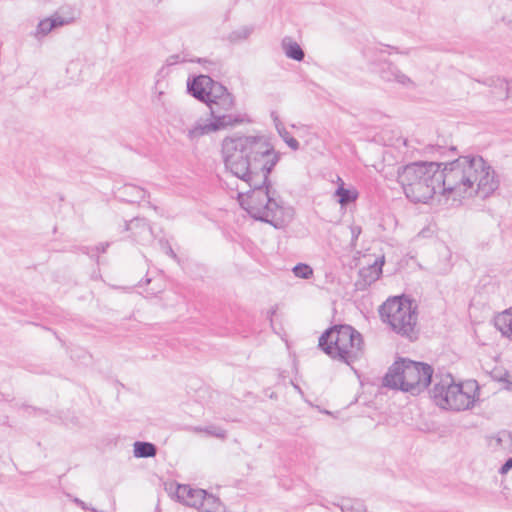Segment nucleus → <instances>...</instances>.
<instances>
[{
	"mask_svg": "<svg viewBox=\"0 0 512 512\" xmlns=\"http://www.w3.org/2000/svg\"><path fill=\"white\" fill-rule=\"evenodd\" d=\"M436 182L438 193L457 197L479 195L487 198L499 187L493 167L480 155L459 156L448 163H438Z\"/></svg>",
	"mask_w": 512,
	"mask_h": 512,
	"instance_id": "obj_2",
	"label": "nucleus"
},
{
	"mask_svg": "<svg viewBox=\"0 0 512 512\" xmlns=\"http://www.w3.org/2000/svg\"><path fill=\"white\" fill-rule=\"evenodd\" d=\"M336 194L339 197L338 201L341 205H347L355 201L357 198V193L355 191L343 187H339L336 190Z\"/></svg>",
	"mask_w": 512,
	"mask_h": 512,
	"instance_id": "obj_24",
	"label": "nucleus"
},
{
	"mask_svg": "<svg viewBox=\"0 0 512 512\" xmlns=\"http://www.w3.org/2000/svg\"><path fill=\"white\" fill-rule=\"evenodd\" d=\"M147 196V191L139 186L133 184H125L117 191V197L124 202L137 203L144 200Z\"/></svg>",
	"mask_w": 512,
	"mask_h": 512,
	"instance_id": "obj_16",
	"label": "nucleus"
},
{
	"mask_svg": "<svg viewBox=\"0 0 512 512\" xmlns=\"http://www.w3.org/2000/svg\"><path fill=\"white\" fill-rule=\"evenodd\" d=\"M252 32H253V27L243 26V27L233 31L230 34L229 39L232 42H238L241 40H245L251 35Z\"/></svg>",
	"mask_w": 512,
	"mask_h": 512,
	"instance_id": "obj_26",
	"label": "nucleus"
},
{
	"mask_svg": "<svg viewBox=\"0 0 512 512\" xmlns=\"http://www.w3.org/2000/svg\"><path fill=\"white\" fill-rule=\"evenodd\" d=\"M342 512H366V506L359 499H344L338 504Z\"/></svg>",
	"mask_w": 512,
	"mask_h": 512,
	"instance_id": "obj_22",
	"label": "nucleus"
},
{
	"mask_svg": "<svg viewBox=\"0 0 512 512\" xmlns=\"http://www.w3.org/2000/svg\"><path fill=\"white\" fill-rule=\"evenodd\" d=\"M318 346L332 359L352 365L362 356L364 342L352 326L335 325L320 336Z\"/></svg>",
	"mask_w": 512,
	"mask_h": 512,
	"instance_id": "obj_3",
	"label": "nucleus"
},
{
	"mask_svg": "<svg viewBox=\"0 0 512 512\" xmlns=\"http://www.w3.org/2000/svg\"><path fill=\"white\" fill-rule=\"evenodd\" d=\"M495 439L500 447L512 451V432L507 430L499 431Z\"/></svg>",
	"mask_w": 512,
	"mask_h": 512,
	"instance_id": "obj_25",
	"label": "nucleus"
},
{
	"mask_svg": "<svg viewBox=\"0 0 512 512\" xmlns=\"http://www.w3.org/2000/svg\"><path fill=\"white\" fill-rule=\"evenodd\" d=\"M278 134L292 150L299 149L300 144L298 140L292 137L284 126H281V130L279 131Z\"/></svg>",
	"mask_w": 512,
	"mask_h": 512,
	"instance_id": "obj_28",
	"label": "nucleus"
},
{
	"mask_svg": "<svg viewBox=\"0 0 512 512\" xmlns=\"http://www.w3.org/2000/svg\"><path fill=\"white\" fill-rule=\"evenodd\" d=\"M243 122V116H215V118H212L208 123L197 122L192 128L188 129L187 136L191 141H194L198 140L203 135L233 127Z\"/></svg>",
	"mask_w": 512,
	"mask_h": 512,
	"instance_id": "obj_8",
	"label": "nucleus"
},
{
	"mask_svg": "<svg viewBox=\"0 0 512 512\" xmlns=\"http://www.w3.org/2000/svg\"><path fill=\"white\" fill-rule=\"evenodd\" d=\"M484 84L490 87L493 86L495 88H500L505 92V98L512 96V80L507 81L501 78H489L484 82Z\"/></svg>",
	"mask_w": 512,
	"mask_h": 512,
	"instance_id": "obj_23",
	"label": "nucleus"
},
{
	"mask_svg": "<svg viewBox=\"0 0 512 512\" xmlns=\"http://www.w3.org/2000/svg\"><path fill=\"white\" fill-rule=\"evenodd\" d=\"M510 469H512V456L500 467L499 472L506 474Z\"/></svg>",
	"mask_w": 512,
	"mask_h": 512,
	"instance_id": "obj_32",
	"label": "nucleus"
},
{
	"mask_svg": "<svg viewBox=\"0 0 512 512\" xmlns=\"http://www.w3.org/2000/svg\"><path fill=\"white\" fill-rule=\"evenodd\" d=\"M378 311L383 323L394 333L410 342L418 339V306L413 299L405 295L390 297Z\"/></svg>",
	"mask_w": 512,
	"mask_h": 512,
	"instance_id": "obj_5",
	"label": "nucleus"
},
{
	"mask_svg": "<svg viewBox=\"0 0 512 512\" xmlns=\"http://www.w3.org/2000/svg\"><path fill=\"white\" fill-rule=\"evenodd\" d=\"M384 262V256H382L376 259L373 264H369L359 270V279L355 283L358 290H365L380 278Z\"/></svg>",
	"mask_w": 512,
	"mask_h": 512,
	"instance_id": "obj_10",
	"label": "nucleus"
},
{
	"mask_svg": "<svg viewBox=\"0 0 512 512\" xmlns=\"http://www.w3.org/2000/svg\"><path fill=\"white\" fill-rule=\"evenodd\" d=\"M160 247L165 251L166 254H168L173 259L177 258V255L173 251L172 247L170 246L169 242L163 238L159 239Z\"/></svg>",
	"mask_w": 512,
	"mask_h": 512,
	"instance_id": "obj_29",
	"label": "nucleus"
},
{
	"mask_svg": "<svg viewBox=\"0 0 512 512\" xmlns=\"http://www.w3.org/2000/svg\"><path fill=\"white\" fill-rule=\"evenodd\" d=\"M494 325L504 337L512 341V307L498 313L494 317Z\"/></svg>",
	"mask_w": 512,
	"mask_h": 512,
	"instance_id": "obj_17",
	"label": "nucleus"
},
{
	"mask_svg": "<svg viewBox=\"0 0 512 512\" xmlns=\"http://www.w3.org/2000/svg\"><path fill=\"white\" fill-rule=\"evenodd\" d=\"M205 495V490L194 489L189 485H178L176 489L177 499L186 506L196 508L197 510L199 509L200 503Z\"/></svg>",
	"mask_w": 512,
	"mask_h": 512,
	"instance_id": "obj_12",
	"label": "nucleus"
},
{
	"mask_svg": "<svg viewBox=\"0 0 512 512\" xmlns=\"http://www.w3.org/2000/svg\"><path fill=\"white\" fill-rule=\"evenodd\" d=\"M225 168L241 181L238 200L256 220L283 228L293 218V210L284 207L269 175L280 156L263 136H231L222 141Z\"/></svg>",
	"mask_w": 512,
	"mask_h": 512,
	"instance_id": "obj_1",
	"label": "nucleus"
},
{
	"mask_svg": "<svg viewBox=\"0 0 512 512\" xmlns=\"http://www.w3.org/2000/svg\"><path fill=\"white\" fill-rule=\"evenodd\" d=\"M437 167V162H413L398 169V182L411 202L426 203L438 193Z\"/></svg>",
	"mask_w": 512,
	"mask_h": 512,
	"instance_id": "obj_4",
	"label": "nucleus"
},
{
	"mask_svg": "<svg viewBox=\"0 0 512 512\" xmlns=\"http://www.w3.org/2000/svg\"><path fill=\"white\" fill-rule=\"evenodd\" d=\"M432 376L433 368L429 364L401 358L389 368L383 384L388 388L418 395L428 388Z\"/></svg>",
	"mask_w": 512,
	"mask_h": 512,
	"instance_id": "obj_6",
	"label": "nucleus"
},
{
	"mask_svg": "<svg viewBox=\"0 0 512 512\" xmlns=\"http://www.w3.org/2000/svg\"><path fill=\"white\" fill-rule=\"evenodd\" d=\"M292 271L296 277L302 279H309L313 275V269L308 264L304 263H298L294 266Z\"/></svg>",
	"mask_w": 512,
	"mask_h": 512,
	"instance_id": "obj_27",
	"label": "nucleus"
},
{
	"mask_svg": "<svg viewBox=\"0 0 512 512\" xmlns=\"http://www.w3.org/2000/svg\"><path fill=\"white\" fill-rule=\"evenodd\" d=\"M72 20H73V18H64L56 13V14L52 15L50 18L43 19L38 23L37 29L35 32V36L36 37L46 36L53 29L67 25Z\"/></svg>",
	"mask_w": 512,
	"mask_h": 512,
	"instance_id": "obj_15",
	"label": "nucleus"
},
{
	"mask_svg": "<svg viewBox=\"0 0 512 512\" xmlns=\"http://www.w3.org/2000/svg\"><path fill=\"white\" fill-rule=\"evenodd\" d=\"M350 230H351V242H352V244H355L359 235L362 232V229L360 226L354 225V226H351Z\"/></svg>",
	"mask_w": 512,
	"mask_h": 512,
	"instance_id": "obj_31",
	"label": "nucleus"
},
{
	"mask_svg": "<svg viewBox=\"0 0 512 512\" xmlns=\"http://www.w3.org/2000/svg\"><path fill=\"white\" fill-rule=\"evenodd\" d=\"M392 49H394L397 53H402V54H405V55H407V54L409 53V51H408V50H407V51L400 52V51L398 50V48H396V47H392Z\"/></svg>",
	"mask_w": 512,
	"mask_h": 512,
	"instance_id": "obj_35",
	"label": "nucleus"
},
{
	"mask_svg": "<svg viewBox=\"0 0 512 512\" xmlns=\"http://www.w3.org/2000/svg\"><path fill=\"white\" fill-rule=\"evenodd\" d=\"M476 382H468L465 385L456 384L451 375H447L431 390V397L436 405L441 408L454 411H463L473 407L475 402Z\"/></svg>",
	"mask_w": 512,
	"mask_h": 512,
	"instance_id": "obj_7",
	"label": "nucleus"
},
{
	"mask_svg": "<svg viewBox=\"0 0 512 512\" xmlns=\"http://www.w3.org/2000/svg\"><path fill=\"white\" fill-rule=\"evenodd\" d=\"M109 246L108 243L106 244H100L99 246H97V251L98 252H101V253H104L106 251V248Z\"/></svg>",
	"mask_w": 512,
	"mask_h": 512,
	"instance_id": "obj_34",
	"label": "nucleus"
},
{
	"mask_svg": "<svg viewBox=\"0 0 512 512\" xmlns=\"http://www.w3.org/2000/svg\"><path fill=\"white\" fill-rule=\"evenodd\" d=\"M282 46L288 58L295 61H302L304 59V51L297 42L285 38L282 42Z\"/></svg>",
	"mask_w": 512,
	"mask_h": 512,
	"instance_id": "obj_19",
	"label": "nucleus"
},
{
	"mask_svg": "<svg viewBox=\"0 0 512 512\" xmlns=\"http://www.w3.org/2000/svg\"><path fill=\"white\" fill-rule=\"evenodd\" d=\"M223 506L220 499L206 491L205 497H203L200 503L199 512H222Z\"/></svg>",
	"mask_w": 512,
	"mask_h": 512,
	"instance_id": "obj_20",
	"label": "nucleus"
},
{
	"mask_svg": "<svg viewBox=\"0 0 512 512\" xmlns=\"http://www.w3.org/2000/svg\"><path fill=\"white\" fill-rule=\"evenodd\" d=\"M271 116L273 118V121H274L275 127L277 129V132L279 133V131L281 130V126H284V125H283V123L281 122V120L279 119L278 115L275 112H272Z\"/></svg>",
	"mask_w": 512,
	"mask_h": 512,
	"instance_id": "obj_33",
	"label": "nucleus"
},
{
	"mask_svg": "<svg viewBox=\"0 0 512 512\" xmlns=\"http://www.w3.org/2000/svg\"><path fill=\"white\" fill-rule=\"evenodd\" d=\"M208 98L206 103H209L210 100L213 99H219L220 97L230 95L231 93L228 92L227 88L222 85L221 83L214 81L211 78V84H208Z\"/></svg>",
	"mask_w": 512,
	"mask_h": 512,
	"instance_id": "obj_21",
	"label": "nucleus"
},
{
	"mask_svg": "<svg viewBox=\"0 0 512 512\" xmlns=\"http://www.w3.org/2000/svg\"><path fill=\"white\" fill-rule=\"evenodd\" d=\"M121 232H129L128 238L141 244L148 245L153 242L155 235L149 222L145 218L135 217L125 221Z\"/></svg>",
	"mask_w": 512,
	"mask_h": 512,
	"instance_id": "obj_9",
	"label": "nucleus"
},
{
	"mask_svg": "<svg viewBox=\"0 0 512 512\" xmlns=\"http://www.w3.org/2000/svg\"><path fill=\"white\" fill-rule=\"evenodd\" d=\"M210 109L212 118L215 116H241L240 114H228L235 104L234 97L232 94L220 97L219 99L210 100L209 103H205Z\"/></svg>",
	"mask_w": 512,
	"mask_h": 512,
	"instance_id": "obj_14",
	"label": "nucleus"
},
{
	"mask_svg": "<svg viewBox=\"0 0 512 512\" xmlns=\"http://www.w3.org/2000/svg\"><path fill=\"white\" fill-rule=\"evenodd\" d=\"M133 447L134 456L137 458H150L157 454V447L151 442L136 441Z\"/></svg>",
	"mask_w": 512,
	"mask_h": 512,
	"instance_id": "obj_18",
	"label": "nucleus"
},
{
	"mask_svg": "<svg viewBox=\"0 0 512 512\" xmlns=\"http://www.w3.org/2000/svg\"><path fill=\"white\" fill-rule=\"evenodd\" d=\"M206 432L208 434L216 436L218 438H224L225 437V433H226L223 429L216 428V427H209V428L206 429Z\"/></svg>",
	"mask_w": 512,
	"mask_h": 512,
	"instance_id": "obj_30",
	"label": "nucleus"
},
{
	"mask_svg": "<svg viewBox=\"0 0 512 512\" xmlns=\"http://www.w3.org/2000/svg\"><path fill=\"white\" fill-rule=\"evenodd\" d=\"M211 84V77L207 75H199L187 80V91L195 99L206 103L208 98V88Z\"/></svg>",
	"mask_w": 512,
	"mask_h": 512,
	"instance_id": "obj_13",
	"label": "nucleus"
},
{
	"mask_svg": "<svg viewBox=\"0 0 512 512\" xmlns=\"http://www.w3.org/2000/svg\"><path fill=\"white\" fill-rule=\"evenodd\" d=\"M378 74L380 77L387 82L395 81L404 87H414V82L404 74L396 65L389 61H385L379 64Z\"/></svg>",
	"mask_w": 512,
	"mask_h": 512,
	"instance_id": "obj_11",
	"label": "nucleus"
}]
</instances>
